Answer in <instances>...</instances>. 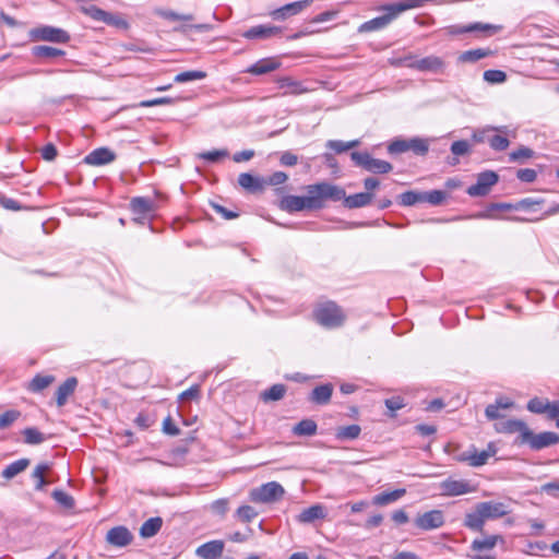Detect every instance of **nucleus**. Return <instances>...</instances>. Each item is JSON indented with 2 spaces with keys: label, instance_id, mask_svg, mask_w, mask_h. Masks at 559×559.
I'll return each mask as SVG.
<instances>
[{
  "label": "nucleus",
  "instance_id": "cd10ccee",
  "mask_svg": "<svg viewBox=\"0 0 559 559\" xmlns=\"http://www.w3.org/2000/svg\"><path fill=\"white\" fill-rule=\"evenodd\" d=\"M486 520L481 515L480 510L477 506L474 507L473 511L465 514L464 526L476 532H481Z\"/></svg>",
  "mask_w": 559,
  "mask_h": 559
},
{
  "label": "nucleus",
  "instance_id": "1a4fd4ad",
  "mask_svg": "<svg viewBox=\"0 0 559 559\" xmlns=\"http://www.w3.org/2000/svg\"><path fill=\"white\" fill-rule=\"evenodd\" d=\"M313 0H298L277 8L269 13L270 17L277 22H284L295 15L300 14L311 5Z\"/></svg>",
  "mask_w": 559,
  "mask_h": 559
},
{
  "label": "nucleus",
  "instance_id": "774afa93",
  "mask_svg": "<svg viewBox=\"0 0 559 559\" xmlns=\"http://www.w3.org/2000/svg\"><path fill=\"white\" fill-rule=\"evenodd\" d=\"M540 490L543 492H546L548 495H551V496L556 497L558 495V492H559V480H555V481H551V483L544 484L540 487Z\"/></svg>",
  "mask_w": 559,
  "mask_h": 559
},
{
  "label": "nucleus",
  "instance_id": "473e14b6",
  "mask_svg": "<svg viewBox=\"0 0 559 559\" xmlns=\"http://www.w3.org/2000/svg\"><path fill=\"white\" fill-rule=\"evenodd\" d=\"M162 525H163L162 518H158V516L151 518L142 524V526L140 528V535L143 538L153 537L154 535H156L158 533Z\"/></svg>",
  "mask_w": 559,
  "mask_h": 559
},
{
  "label": "nucleus",
  "instance_id": "c85d7f7f",
  "mask_svg": "<svg viewBox=\"0 0 559 559\" xmlns=\"http://www.w3.org/2000/svg\"><path fill=\"white\" fill-rule=\"evenodd\" d=\"M344 205L348 209H357L368 205L372 200V194L368 192H360L349 197L344 195Z\"/></svg>",
  "mask_w": 559,
  "mask_h": 559
},
{
  "label": "nucleus",
  "instance_id": "aec40b11",
  "mask_svg": "<svg viewBox=\"0 0 559 559\" xmlns=\"http://www.w3.org/2000/svg\"><path fill=\"white\" fill-rule=\"evenodd\" d=\"M326 518V508L322 504H313L304 509L296 518L297 522L301 524H311L317 520H324Z\"/></svg>",
  "mask_w": 559,
  "mask_h": 559
},
{
  "label": "nucleus",
  "instance_id": "052dcab7",
  "mask_svg": "<svg viewBox=\"0 0 559 559\" xmlns=\"http://www.w3.org/2000/svg\"><path fill=\"white\" fill-rule=\"evenodd\" d=\"M163 432L169 436H178L180 432L170 416L165 418L163 421Z\"/></svg>",
  "mask_w": 559,
  "mask_h": 559
},
{
  "label": "nucleus",
  "instance_id": "7c9ffc66",
  "mask_svg": "<svg viewBox=\"0 0 559 559\" xmlns=\"http://www.w3.org/2000/svg\"><path fill=\"white\" fill-rule=\"evenodd\" d=\"M280 67V63L274 59H262L254 64H252L247 72L261 75L276 70Z\"/></svg>",
  "mask_w": 559,
  "mask_h": 559
},
{
  "label": "nucleus",
  "instance_id": "ddd939ff",
  "mask_svg": "<svg viewBox=\"0 0 559 559\" xmlns=\"http://www.w3.org/2000/svg\"><path fill=\"white\" fill-rule=\"evenodd\" d=\"M31 36L36 40H45L52 43H68L70 35L58 27L40 26L31 31Z\"/></svg>",
  "mask_w": 559,
  "mask_h": 559
},
{
  "label": "nucleus",
  "instance_id": "6e6d98bb",
  "mask_svg": "<svg viewBox=\"0 0 559 559\" xmlns=\"http://www.w3.org/2000/svg\"><path fill=\"white\" fill-rule=\"evenodd\" d=\"M534 156L533 150L522 146L516 151H513L509 154V158L511 162H523L524 159L532 158Z\"/></svg>",
  "mask_w": 559,
  "mask_h": 559
},
{
  "label": "nucleus",
  "instance_id": "412c9836",
  "mask_svg": "<svg viewBox=\"0 0 559 559\" xmlns=\"http://www.w3.org/2000/svg\"><path fill=\"white\" fill-rule=\"evenodd\" d=\"M116 154L107 147L96 148L85 156L84 162L92 166H102L114 162Z\"/></svg>",
  "mask_w": 559,
  "mask_h": 559
},
{
  "label": "nucleus",
  "instance_id": "72a5a7b5",
  "mask_svg": "<svg viewBox=\"0 0 559 559\" xmlns=\"http://www.w3.org/2000/svg\"><path fill=\"white\" fill-rule=\"evenodd\" d=\"M29 463L31 462H29L28 459H20L17 461L11 463L10 465H8L2 471L1 475L5 479H12L13 477L19 475L20 473L24 472L28 467Z\"/></svg>",
  "mask_w": 559,
  "mask_h": 559
},
{
  "label": "nucleus",
  "instance_id": "5701e85b",
  "mask_svg": "<svg viewBox=\"0 0 559 559\" xmlns=\"http://www.w3.org/2000/svg\"><path fill=\"white\" fill-rule=\"evenodd\" d=\"M224 543L222 540H212L197 548L195 554L202 559H217L222 556Z\"/></svg>",
  "mask_w": 559,
  "mask_h": 559
},
{
  "label": "nucleus",
  "instance_id": "9b49d317",
  "mask_svg": "<svg viewBox=\"0 0 559 559\" xmlns=\"http://www.w3.org/2000/svg\"><path fill=\"white\" fill-rule=\"evenodd\" d=\"M409 59L411 58L397 59V60L393 61L392 63L395 66L405 64L407 67L417 69L419 71H430V72H435V73L441 72L444 68L443 60L437 56H429V57L419 59L415 62L406 63V61Z\"/></svg>",
  "mask_w": 559,
  "mask_h": 559
},
{
  "label": "nucleus",
  "instance_id": "ea45409f",
  "mask_svg": "<svg viewBox=\"0 0 559 559\" xmlns=\"http://www.w3.org/2000/svg\"><path fill=\"white\" fill-rule=\"evenodd\" d=\"M155 14L169 21L178 22H192L194 16L192 14H179L173 10L156 9Z\"/></svg>",
  "mask_w": 559,
  "mask_h": 559
},
{
  "label": "nucleus",
  "instance_id": "0eeeda50",
  "mask_svg": "<svg viewBox=\"0 0 559 559\" xmlns=\"http://www.w3.org/2000/svg\"><path fill=\"white\" fill-rule=\"evenodd\" d=\"M428 142L424 139L414 138L409 140H395L390 143L388 150L391 154L412 151L417 155H425L428 152Z\"/></svg>",
  "mask_w": 559,
  "mask_h": 559
},
{
  "label": "nucleus",
  "instance_id": "c9c22d12",
  "mask_svg": "<svg viewBox=\"0 0 559 559\" xmlns=\"http://www.w3.org/2000/svg\"><path fill=\"white\" fill-rule=\"evenodd\" d=\"M286 393V386L284 384H274L270 389L261 392L260 397L264 402L280 401Z\"/></svg>",
  "mask_w": 559,
  "mask_h": 559
},
{
  "label": "nucleus",
  "instance_id": "dca6fc26",
  "mask_svg": "<svg viewBox=\"0 0 559 559\" xmlns=\"http://www.w3.org/2000/svg\"><path fill=\"white\" fill-rule=\"evenodd\" d=\"M486 521L500 519L509 513L507 504L497 501H485L476 504Z\"/></svg>",
  "mask_w": 559,
  "mask_h": 559
},
{
  "label": "nucleus",
  "instance_id": "e2e57ef3",
  "mask_svg": "<svg viewBox=\"0 0 559 559\" xmlns=\"http://www.w3.org/2000/svg\"><path fill=\"white\" fill-rule=\"evenodd\" d=\"M536 171L534 169L525 168L518 171V178L524 182H533L536 179Z\"/></svg>",
  "mask_w": 559,
  "mask_h": 559
},
{
  "label": "nucleus",
  "instance_id": "a211bd4d",
  "mask_svg": "<svg viewBox=\"0 0 559 559\" xmlns=\"http://www.w3.org/2000/svg\"><path fill=\"white\" fill-rule=\"evenodd\" d=\"M133 539L130 531L124 526H116L107 532L106 540L117 547L128 546Z\"/></svg>",
  "mask_w": 559,
  "mask_h": 559
},
{
  "label": "nucleus",
  "instance_id": "69168bd1",
  "mask_svg": "<svg viewBox=\"0 0 559 559\" xmlns=\"http://www.w3.org/2000/svg\"><path fill=\"white\" fill-rule=\"evenodd\" d=\"M287 179L288 176L285 173L276 171L269 177L266 182L271 186H278L284 183Z\"/></svg>",
  "mask_w": 559,
  "mask_h": 559
},
{
  "label": "nucleus",
  "instance_id": "338daca9",
  "mask_svg": "<svg viewBox=\"0 0 559 559\" xmlns=\"http://www.w3.org/2000/svg\"><path fill=\"white\" fill-rule=\"evenodd\" d=\"M385 406L392 412H396L404 407L403 400L400 396H394L385 400Z\"/></svg>",
  "mask_w": 559,
  "mask_h": 559
},
{
  "label": "nucleus",
  "instance_id": "8fccbe9b",
  "mask_svg": "<svg viewBox=\"0 0 559 559\" xmlns=\"http://www.w3.org/2000/svg\"><path fill=\"white\" fill-rule=\"evenodd\" d=\"M52 498L64 509L70 510V509H73V507H74L73 497H71L70 495H68L67 492H64L62 490H55L52 492Z\"/></svg>",
  "mask_w": 559,
  "mask_h": 559
},
{
  "label": "nucleus",
  "instance_id": "5fc2aeb1",
  "mask_svg": "<svg viewBox=\"0 0 559 559\" xmlns=\"http://www.w3.org/2000/svg\"><path fill=\"white\" fill-rule=\"evenodd\" d=\"M21 413L16 409H10L0 415V429L8 428L11 426L16 419H19Z\"/></svg>",
  "mask_w": 559,
  "mask_h": 559
},
{
  "label": "nucleus",
  "instance_id": "680f3d73",
  "mask_svg": "<svg viewBox=\"0 0 559 559\" xmlns=\"http://www.w3.org/2000/svg\"><path fill=\"white\" fill-rule=\"evenodd\" d=\"M57 148L52 143H48L41 148V156L48 162L53 160L57 157Z\"/></svg>",
  "mask_w": 559,
  "mask_h": 559
},
{
  "label": "nucleus",
  "instance_id": "f704fd0d",
  "mask_svg": "<svg viewBox=\"0 0 559 559\" xmlns=\"http://www.w3.org/2000/svg\"><path fill=\"white\" fill-rule=\"evenodd\" d=\"M406 493L405 489H396L391 492H382L372 498V503L376 506H386L402 498Z\"/></svg>",
  "mask_w": 559,
  "mask_h": 559
},
{
  "label": "nucleus",
  "instance_id": "79ce46f5",
  "mask_svg": "<svg viewBox=\"0 0 559 559\" xmlns=\"http://www.w3.org/2000/svg\"><path fill=\"white\" fill-rule=\"evenodd\" d=\"M55 381L53 376L37 374L28 384V389L33 392H39L49 386Z\"/></svg>",
  "mask_w": 559,
  "mask_h": 559
},
{
  "label": "nucleus",
  "instance_id": "4d7b16f0",
  "mask_svg": "<svg viewBox=\"0 0 559 559\" xmlns=\"http://www.w3.org/2000/svg\"><path fill=\"white\" fill-rule=\"evenodd\" d=\"M228 154L229 153H228L227 150H214V151H211V152L201 153L198 156L200 158H203V159L209 160L211 163H216L221 158L227 157Z\"/></svg>",
  "mask_w": 559,
  "mask_h": 559
},
{
  "label": "nucleus",
  "instance_id": "f3484780",
  "mask_svg": "<svg viewBox=\"0 0 559 559\" xmlns=\"http://www.w3.org/2000/svg\"><path fill=\"white\" fill-rule=\"evenodd\" d=\"M282 34V27L276 25H257L246 31L242 36L247 39H269Z\"/></svg>",
  "mask_w": 559,
  "mask_h": 559
},
{
  "label": "nucleus",
  "instance_id": "20e7f679",
  "mask_svg": "<svg viewBox=\"0 0 559 559\" xmlns=\"http://www.w3.org/2000/svg\"><path fill=\"white\" fill-rule=\"evenodd\" d=\"M507 127L487 128L474 134L478 142H488L490 147L496 151H504L509 147V140L502 134H507Z\"/></svg>",
  "mask_w": 559,
  "mask_h": 559
},
{
  "label": "nucleus",
  "instance_id": "7ed1b4c3",
  "mask_svg": "<svg viewBox=\"0 0 559 559\" xmlns=\"http://www.w3.org/2000/svg\"><path fill=\"white\" fill-rule=\"evenodd\" d=\"M499 543H504V538L501 535H486L484 538L474 539L471 544V549L474 554L468 557L471 559H496L492 549Z\"/></svg>",
  "mask_w": 559,
  "mask_h": 559
},
{
  "label": "nucleus",
  "instance_id": "c756f323",
  "mask_svg": "<svg viewBox=\"0 0 559 559\" xmlns=\"http://www.w3.org/2000/svg\"><path fill=\"white\" fill-rule=\"evenodd\" d=\"M32 55L38 59L49 60L62 57L66 55V52L59 48L50 46H34L32 48Z\"/></svg>",
  "mask_w": 559,
  "mask_h": 559
},
{
  "label": "nucleus",
  "instance_id": "6e6552de",
  "mask_svg": "<svg viewBox=\"0 0 559 559\" xmlns=\"http://www.w3.org/2000/svg\"><path fill=\"white\" fill-rule=\"evenodd\" d=\"M499 176L492 170H486L477 175L476 183L467 189L471 197H485L498 182Z\"/></svg>",
  "mask_w": 559,
  "mask_h": 559
},
{
  "label": "nucleus",
  "instance_id": "58836bf2",
  "mask_svg": "<svg viewBox=\"0 0 559 559\" xmlns=\"http://www.w3.org/2000/svg\"><path fill=\"white\" fill-rule=\"evenodd\" d=\"M492 55V51L490 49H484V48H477L464 51L460 56V61L462 62H475L483 58H486L488 56Z\"/></svg>",
  "mask_w": 559,
  "mask_h": 559
},
{
  "label": "nucleus",
  "instance_id": "39448f33",
  "mask_svg": "<svg viewBox=\"0 0 559 559\" xmlns=\"http://www.w3.org/2000/svg\"><path fill=\"white\" fill-rule=\"evenodd\" d=\"M285 493L284 488L276 481H270L250 491L254 502L269 503L280 500Z\"/></svg>",
  "mask_w": 559,
  "mask_h": 559
},
{
  "label": "nucleus",
  "instance_id": "a878e982",
  "mask_svg": "<svg viewBox=\"0 0 559 559\" xmlns=\"http://www.w3.org/2000/svg\"><path fill=\"white\" fill-rule=\"evenodd\" d=\"M238 183L243 190L255 193L264 189L265 182L261 178L254 177L249 173H242L238 177Z\"/></svg>",
  "mask_w": 559,
  "mask_h": 559
},
{
  "label": "nucleus",
  "instance_id": "4c0bfd02",
  "mask_svg": "<svg viewBox=\"0 0 559 559\" xmlns=\"http://www.w3.org/2000/svg\"><path fill=\"white\" fill-rule=\"evenodd\" d=\"M317 424L312 419H304L293 428L296 436H313L317 432Z\"/></svg>",
  "mask_w": 559,
  "mask_h": 559
},
{
  "label": "nucleus",
  "instance_id": "f03ea898",
  "mask_svg": "<svg viewBox=\"0 0 559 559\" xmlns=\"http://www.w3.org/2000/svg\"><path fill=\"white\" fill-rule=\"evenodd\" d=\"M313 317L319 324L330 329L341 326L345 321L343 311L333 301L318 304Z\"/></svg>",
  "mask_w": 559,
  "mask_h": 559
},
{
  "label": "nucleus",
  "instance_id": "2f4dec72",
  "mask_svg": "<svg viewBox=\"0 0 559 559\" xmlns=\"http://www.w3.org/2000/svg\"><path fill=\"white\" fill-rule=\"evenodd\" d=\"M333 392L331 384L316 386L312 390L310 400L317 404H326L330 402Z\"/></svg>",
  "mask_w": 559,
  "mask_h": 559
},
{
  "label": "nucleus",
  "instance_id": "bf43d9fd",
  "mask_svg": "<svg viewBox=\"0 0 559 559\" xmlns=\"http://www.w3.org/2000/svg\"><path fill=\"white\" fill-rule=\"evenodd\" d=\"M0 205L10 211H20L23 209L14 199L0 194Z\"/></svg>",
  "mask_w": 559,
  "mask_h": 559
},
{
  "label": "nucleus",
  "instance_id": "37998d69",
  "mask_svg": "<svg viewBox=\"0 0 559 559\" xmlns=\"http://www.w3.org/2000/svg\"><path fill=\"white\" fill-rule=\"evenodd\" d=\"M84 11L86 14H88L92 19L96 21H103L107 24H116L112 15L97 7L92 5L85 9Z\"/></svg>",
  "mask_w": 559,
  "mask_h": 559
},
{
  "label": "nucleus",
  "instance_id": "4468645a",
  "mask_svg": "<svg viewBox=\"0 0 559 559\" xmlns=\"http://www.w3.org/2000/svg\"><path fill=\"white\" fill-rule=\"evenodd\" d=\"M444 514L441 510H431L423 514H418L414 520L416 527L424 531L440 528L444 525Z\"/></svg>",
  "mask_w": 559,
  "mask_h": 559
},
{
  "label": "nucleus",
  "instance_id": "2eb2a0df",
  "mask_svg": "<svg viewBox=\"0 0 559 559\" xmlns=\"http://www.w3.org/2000/svg\"><path fill=\"white\" fill-rule=\"evenodd\" d=\"M496 449L493 444H488L486 450L478 452L475 448L462 453L457 459L462 462H468L471 466L478 467L487 463L488 459L493 456Z\"/></svg>",
  "mask_w": 559,
  "mask_h": 559
},
{
  "label": "nucleus",
  "instance_id": "e433bc0d",
  "mask_svg": "<svg viewBox=\"0 0 559 559\" xmlns=\"http://www.w3.org/2000/svg\"><path fill=\"white\" fill-rule=\"evenodd\" d=\"M277 82L281 88H286L285 94L299 95L308 91L300 82L294 81L290 78H282Z\"/></svg>",
  "mask_w": 559,
  "mask_h": 559
},
{
  "label": "nucleus",
  "instance_id": "a18cd8bd",
  "mask_svg": "<svg viewBox=\"0 0 559 559\" xmlns=\"http://www.w3.org/2000/svg\"><path fill=\"white\" fill-rule=\"evenodd\" d=\"M424 192L406 191L402 193L399 199L400 203L404 206H412L416 203L424 202Z\"/></svg>",
  "mask_w": 559,
  "mask_h": 559
},
{
  "label": "nucleus",
  "instance_id": "9d476101",
  "mask_svg": "<svg viewBox=\"0 0 559 559\" xmlns=\"http://www.w3.org/2000/svg\"><path fill=\"white\" fill-rule=\"evenodd\" d=\"M440 489L443 496L455 497L466 493H472L477 490V487L466 479L448 478L440 484Z\"/></svg>",
  "mask_w": 559,
  "mask_h": 559
},
{
  "label": "nucleus",
  "instance_id": "f257e3e1",
  "mask_svg": "<svg viewBox=\"0 0 559 559\" xmlns=\"http://www.w3.org/2000/svg\"><path fill=\"white\" fill-rule=\"evenodd\" d=\"M307 195H285L280 201V209L288 213L300 211L320 210L325 201H341L345 195V190L336 185L329 182H319L306 187Z\"/></svg>",
  "mask_w": 559,
  "mask_h": 559
},
{
  "label": "nucleus",
  "instance_id": "3c124183",
  "mask_svg": "<svg viewBox=\"0 0 559 559\" xmlns=\"http://www.w3.org/2000/svg\"><path fill=\"white\" fill-rule=\"evenodd\" d=\"M484 80L491 84H500L506 82L507 74L501 70H487L484 72Z\"/></svg>",
  "mask_w": 559,
  "mask_h": 559
},
{
  "label": "nucleus",
  "instance_id": "f8f14e48",
  "mask_svg": "<svg viewBox=\"0 0 559 559\" xmlns=\"http://www.w3.org/2000/svg\"><path fill=\"white\" fill-rule=\"evenodd\" d=\"M558 442L559 436L557 433L547 431L534 435L530 428H527L525 435H523L522 440V444H530V447L534 450H540Z\"/></svg>",
  "mask_w": 559,
  "mask_h": 559
},
{
  "label": "nucleus",
  "instance_id": "864d4df0",
  "mask_svg": "<svg viewBox=\"0 0 559 559\" xmlns=\"http://www.w3.org/2000/svg\"><path fill=\"white\" fill-rule=\"evenodd\" d=\"M236 515L239 521L249 523L258 515V513L251 506H242L237 510Z\"/></svg>",
  "mask_w": 559,
  "mask_h": 559
},
{
  "label": "nucleus",
  "instance_id": "49530a36",
  "mask_svg": "<svg viewBox=\"0 0 559 559\" xmlns=\"http://www.w3.org/2000/svg\"><path fill=\"white\" fill-rule=\"evenodd\" d=\"M206 78V72L193 70V71H186L177 74L175 76V82L177 83H186L189 81H195V80H203Z\"/></svg>",
  "mask_w": 559,
  "mask_h": 559
},
{
  "label": "nucleus",
  "instance_id": "c03bdc74",
  "mask_svg": "<svg viewBox=\"0 0 559 559\" xmlns=\"http://www.w3.org/2000/svg\"><path fill=\"white\" fill-rule=\"evenodd\" d=\"M49 469L50 465L48 463H40L34 468L32 476L37 479V484L35 486L37 490L44 489V487L47 485L45 473H47Z\"/></svg>",
  "mask_w": 559,
  "mask_h": 559
},
{
  "label": "nucleus",
  "instance_id": "b1692460",
  "mask_svg": "<svg viewBox=\"0 0 559 559\" xmlns=\"http://www.w3.org/2000/svg\"><path fill=\"white\" fill-rule=\"evenodd\" d=\"M513 402L508 397H499L493 404H489L486 407L485 415L489 420L503 418L504 415L501 413V411L509 409L513 407Z\"/></svg>",
  "mask_w": 559,
  "mask_h": 559
},
{
  "label": "nucleus",
  "instance_id": "de8ad7c7",
  "mask_svg": "<svg viewBox=\"0 0 559 559\" xmlns=\"http://www.w3.org/2000/svg\"><path fill=\"white\" fill-rule=\"evenodd\" d=\"M549 403L548 401H544L542 399H538V397H535V399H532L528 403H527V409L532 413H536V414H544V413H549Z\"/></svg>",
  "mask_w": 559,
  "mask_h": 559
},
{
  "label": "nucleus",
  "instance_id": "bb28decb",
  "mask_svg": "<svg viewBox=\"0 0 559 559\" xmlns=\"http://www.w3.org/2000/svg\"><path fill=\"white\" fill-rule=\"evenodd\" d=\"M78 385V380L74 377L68 378L56 392V401L58 406H63L70 395L73 394Z\"/></svg>",
  "mask_w": 559,
  "mask_h": 559
},
{
  "label": "nucleus",
  "instance_id": "4be33fe9",
  "mask_svg": "<svg viewBox=\"0 0 559 559\" xmlns=\"http://www.w3.org/2000/svg\"><path fill=\"white\" fill-rule=\"evenodd\" d=\"M130 207L134 215H143V218H150L155 212L154 201L143 197L133 198Z\"/></svg>",
  "mask_w": 559,
  "mask_h": 559
},
{
  "label": "nucleus",
  "instance_id": "09e8293b",
  "mask_svg": "<svg viewBox=\"0 0 559 559\" xmlns=\"http://www.w3.org/2000/svg\"><path fill=\"white\" fill-rule=\"evenodd\" d=\"M361 429L358 425H349L338 428L336 436L338 439H356Z\"/></svg>",
  "mask_w": 559,
  "mask_h": 559
},
{
  "label": "nucleus",
  "instance_id": "423d86ee",
  "mask_svg": "<svg viewBox=\"0 0 559 559\" xmlns=\"http://www.w3.org/2000/svg\"><path fill=\"white\" fill-rule=\"evenodd\" d=\"M350 157L356 163V165L374 174H388L393 168L389 162L373 158L368 153L353 152Z\"/></svg>",
  "mask_w": 559,
  "mask_h": 559
},
{
  "label": "nucleus",
  "instance_id": "393cba45",
  "mask_svg": "<svg viewBox=\"0 0 559 559\" xmlns=\"http://www.w3.org/2000/svg\"><path fill=\"white\" fill-rule=\"evenodd\" d=\"M501 29V26L492 25V24H484V23H474L468 26H451L449 28V33L452 35L455 34H463V33H469V32H487L489 34H496Z\"/></svg>",
  "mask_w": 559,
  "mask_h": 559
},
{
  "label": "nucleus",
  "instance_id": "0e129e2a",
  "mask_svg": "<svg viewBox=\"0 0 559 559\" xmlns=\"http://www.w3.org/2000/svg\"><path fill=\"white\" fill-rule=\"evenodd\" d=\"M200 395V389L198 385H193L191 386L190 389L183 391L180 395H179V399L181 401H189V400H197Z\"/></svg>",
  "mask_w": 559,
  "mask_h": 559
},
{
  "label": "nucleus",
  "instance_id": "13d9d810",
  "mask_svg": "<svg viewBox=\"0 0 559 559\" xmlns=\"http://www.w3.org/2000/svg\"><path fill=\"white\" fill-rule=\"evenodd\" d=\"M471 151V145L468 144L467 141L465 140H461V141H455L452 143L451 145V152L456 155V156H460V155H465L467 154L468 152Z\"/></svg>",
  "mask_w": 559,
  "mask_h": 559
},
{
  "label": "nucleus",
  "instance_id": "a19ab883",
  "mask_svg": "<svg viewBox=\"0 0 559 559\" xmlns=\"http://www.w3.org/2000/svg\"><path fill=\"white\" fill-rule=\"evenodd\" d=\"M24 437V442L26 444L35 445L40 444L46 440L44 433H41L37 428L28 427L22 431Z\"/></svg>",
  "mask_w": 559,
  "mask_h": 559
},
{
  "label": "nucleus",
  "instance_id": "6ab92c4d",
  "mask_svg": "<svg viewBox=\"0 0 559 559\" xmlns=\"http://www.w3.org/2000/svg\"><path fill=\"white\" fill-rule=\"evenodd\" d=\"M527 425L520 419H509L506 421H500L495 425V429L500 433H519V442L522 443L523 435H525L527 430Z\"/></svg>",
  "mask_w": 559,
  "mask_h": 559
},
{
  "label": "nucleus",
  "instance_id": "603ef678",
  "mask_svg": "<svg viewBox=\"0 0 559 559\" xmlns=\"http://www.w3.org/2000/svg\"><path fill=\"white\" fill-rule=\"evenodd\" d=\"M447 198V193L441 190H432L429 192H424V202H428L433 205L441 204Z\"/></svg>",
  "mask_w": 559,
  "mask_h": 559
}]
</instances>
